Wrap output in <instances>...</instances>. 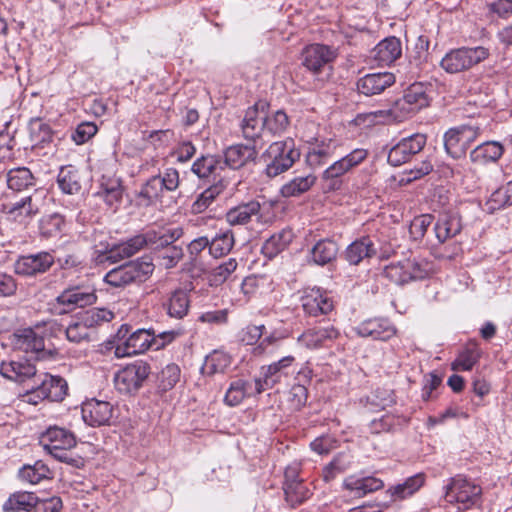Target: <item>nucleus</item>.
<instances>
[{
  "instance_id": "nucleus-1",
  "label": "nucleus",
  "mask_w": 512,
  "mask_h": 512,
  "mask_svg": "<svg viewBox=\"0 0 512 512\" xmlns=\"http://www.w3.org/2000/svg\"><path fill=\"white\" fill-rule=\"evenodd\" d=\"M261 158L265 163L266 175L273 178L289 170L300 158V151L294 140L287 138L270 144Z\"/></svg>"
},
{
  "instance_id": "nucleus-2",
  "label": "nucleus",
  "mask_w": 512,
  "mask_h": 512,
  "mask_svg": "<svg viewBox=\"0 0 512 512\" xmlns=\"http://www.w3.org/2000/svg\"><path fill=\"white\" fill-rule=\"evenodd\" d=\"M154 268L155 266L150 257H140L111 269L104 276V281L113 287H124L133 283H141L152 275Z\"/></svg>"
},
{
  "instance_id": "nucleus-3",
  "label": "nucleus",
  "mask_w": 512,
  "mask_h": 512,
  "mask_svg": "<svg viewBox=\"0 0 512 512\" xmlns=\"http://www.w3.org/2000/svg\"><path fill=\"white\" fill-rule=\"evenodd\" d=\"M368 156L369 152L367 149L356 148L334 161L321 175L323 191L333 192L340 190L343 186L342 177L363 163Z\"/></svg>"
},
{
  "instance_id": "nucleus-4",
  "label": "nucleus",
  "mask_w": 512,
  "mask_h": 512,
  "mask_svg": "<svg viewBox=\"0 0 512 512\" xmlns=\"http://www.w3.org/2000/svg\"><path fill=\"white\" fill-rule=\"evenodd\" d=\"M180 184L179 172L175 168H167L162 174L150 177L136 194L141 206L155 205L161 201L165 192L175 191Z\"/></svg>"
},
{
  "instance_id": "nucleus-5",
  "label": "nucleus",
  "mask_w": 512,
  "mask_h": 512,
  "mask_svg": "<svg viewBox=\"0 0 512 512\" xmlns=\"http://www.w3.org/2000/svg\"><path fill=\"white\" fill-rule=\"evenodd\" d=\"M434 271V265L425 258H408L390 263L384 269V275L397 285H404L410 281L422 280Z\"/></svg>"
},
{
  "instance_id": "nucleus-6",
  "label": "nucleus",
  "mask_w": 512,
  "mask_h": 512,
  "mask_svg": "<svg viewBox=\"0 0 512 512\" xmlns=\"http://www.w3.org/2000/svg\"><path fill=\"white\" fill-rule=\"evenodd\" d=\"M427 90L428 87L422 82L411 84L403 96L394 102L387 114L396 121H403L420 109L427 107L429 105Z\"/></svg>"
},
{
  "instance_id": "nucleus-7",
  "label": "nucleus",
  "mask_w": 512,
  "mask_h": 512,
  "mask_svg": "<svg viewBox=\"0 0 512 512\" xmlns=\"http://www.w3.org/2000/svg\"><path fill=\"white\" fill-rule=\"evenodd\" d=\"M144 247H147L145 233L137 234L126 241L110 246L108 243L95 245L96 264L117 263L130 258Z\"/></svg>"
},
{
  "instance_id": "nucleus-8",
  "label": "nucleus",
  "mask_w": 512,
  "mask_h": 512,
  "mask_svg": "<svg viewBox=\"0 0 512 512\" xmlns=\"http://www.w3.org/2000/svg\"><path fill=\"white\" fill-rule=\"evenodd\" d=\"M482 494V488L468 480L467 478L456 475L450 478L445 486V500L450 504H456L459 510H467L476 505Z\"/></svg>"
},
{
  "instance_id": "nucleus-9",
  "label": "nucleus",
  "mask_w": 512,
  "mask_h": 512,
  "mask_svg": "<svg viewBox=\"0 0 512 512\" xmlns=\"http://www.w3.org/2000/svg\"><path fill=\"white\" fill-rule=\"evenodd\" d=\"M489 50L483 46L452 49L442 58L440 66L450 74L460 73L487 59Z\"/></svg>"
},
{
  "instance_id": "nucleus-10",
  "label": "nucleus",
  "mask_w": 512,
  "mask_h": 512,
  "mask_svg": "<svg viewBox=\"0 0 512 512\" xmlns=\"http://www.w3.org/2000/svg\"><path fill=\"white\" fill-rule=\"evenodd\" d=\"M67 382L58 376L44 374L38 375L34 379V384L26 391L27 402L37 404L39 401L48 399L53 402H59L67 394Z\"/></svg>"
},
{
  "instance_id": "nucleus-11",
  "label": "nucleus",
  "mask_w": 512,
  "mask_h": 512,
  "mask_svg": "<svg viewBox=\"0 0 512 512\" xmlns=\"http://www.w3.org/2000/svg\"><path fill=\"white\" fill-rule=\"evenodd\" d=\"M151 373V366L143 360L127 364L114 375L115 388L124 394L138 391Z\"/></svg>"
},
{
  "instance_id": "nucleus-12",
  "label": "nucleus",
  "mask_w": 512,
  "mask_h": 512,
  "mask_svg": "<svg viewBox=\"0 0 512 512\" xmlns=\"http://www.w3.org/2000/svg\"><path fill=\"white\" fill-rule=\"evenodd\" d=\"M45 197L44 191L36 189L30 195L6 205L5 213L9 220L28 225L40 213Z\"/></svg>"
},
{
  "instance_id": "nucleus-13",
  "label": "nucleus",
  "mask_w": 512,
  "mask_h": 512,
  "mask_svg": "<svg viewBox=\"0 0 512 512\" xmlns=\"http://www.w3.org/2000/svg\"><path fill=\"white\" fill-rule=\"evenodd\" d=\"M477 126L461 125L450 128L444 134V148L449 156L460 159L466 155L467 150L480 135Z\"/></svg>"
},
{
  "instance_id": "nucleus-14",
  "label": "nucleus",
  "mask_w": 512,
  "mask_h": 512,
  "mask_svg": "<svg viewBox=\"0 0 512 512\" xmlns=\"http://www.w3.org/2000/svg\"><path fill=\"white\" fill-rule=\"evenodd\" d=\"M97 301L95 290L87 285H69L57 297L56 303L63 306L60 313L91 306Z\"/></svg>"
},
{
  "instance_id": "nucleus-15",
  "label": "nucleus",
  "mask_w": 512,
  "mask_h": 512,
  "mask_svg": "<svg viewBox=\"0 0 512 512\" xmlns=\"http://www.w3.org/2000/svg\"><path fill=\"white\" fill-rule=\"evenodd\" d=\"M265 108V103L258 102L246 110L240 125L242 135L246 140L254 143L264 142L263 138L266 136Z\"/></svg>"
},
{
  "instance_id": "nucleus-16",
  "label": "nucleus",
  "mask_w": 512,
  "mask_h": 512,
  "mask_svg": "<svg viewBox=\"0 0 512 512\" xmlns=\"http://www.w3.org/2000/svg\"><path fill=\"white\" fill-rule=\"evenodd\" d=\"M425 144L426 137L423 134L417 133L403 138L389 150L387 161L394 167L401 166L418 154Z\"/></svg>"
},
{
  "instance_id": "nucleus-17",
  "label": "nucleus",
  "mask_w": 512,
  "mask_h": 512,
  "mask_svg": "<svg viewBox=\"0 0 512 512\" xmlns=\"http://www.w3.org/2000/svg\"><path fill=\"white\" fill-rule=\"evenodd\" d=\"M301 305L305 314L317 317L331 312L334 301L327 291L313 287L304 290Z\"/></svg>"
},
{
  "instance_id": "nucleus-18",
  "label": "nucleus",
  "mask_w": 512,
  "mask_h": 512,
  "mask_svg": "<svg viewBox=\"0 0 512 512\" xmlns=\"http://www.w3.org/2000/svg\"><path fill=\"white\" fill-rule=\"evenodd\" d=\"M55 259L49 252H38L20 256L14 264L15 273L22 276H35L47 272Z\"/></svg>"
},
{
  "instance_id": "nucleus-19",
  "label": "nucleus",
  "mask_w": 512,
  "mask_h": 512,
  "mask_svg": "<svg viewBox=\"0 0 512 512\" xmlns=\"http://www.w3.org/2000/svg\"><path fill=\"white\" fill-rule=\"evenodd\" d=\"M153 340L152 329H137L116 346L115 355L121 358L144 353L150 348L154 349Z\"/></svg>"
},
{
  "instance_id": "nucleus-20",
  "label": "nucleus",
  "mask_w": 512,
  "mask_h": 512,
  "mask_svg": "<svg viewBox=\"0 0 512 512\" xmlns=\"http://www.w3.org/2000/svg\"><path fill=\"white\" fill-rule=\"evenodd\" d=\"M192 172L201 179H206L212 184L225 182V163L216 155L201 156L196 159L191 168Z\"/></svg>"
},
{
  "instance_id": "nucleus-21",
  "label": "nucleus",
  "mask_w": 512,
  "mask_h": 512,
  "mask_svg": "<svg viewBox=\"0 0 512 512\" xmlns=\"http://www.w3.org/2000/svg\"><path fill=\"white\" fill-rule=\"evenodd\" d=\"M295 358L293 356H285L270 365L261 368V377L255 379V390L262 393L266 389H271L274 385L281 381L282 376L288 375V368L292 365Z\"/></svg>"
},
{
  "instance_id": "nucleus-22",
  "label": "nucleus",
  "mask_w": 512,
  "mask_h": 512,
  "mask_svg": "<svg viewBox=\"0 0 512 512\" xmlns=\"http://www.w3.org/2000/svg\"><path fill=\"white\" fill-rule=\"evenodd\" d=\"M462 228V218L459 212L456 209H445L438 214L434 232L438 242L444 243L457 236Z\"/></svg>"
},
{
  "instance_id": "nucleus-23",
  "label": "nucleus",
  "mask_w": 512,
  "mask_h": 512,
  "mask_svg": "<svg viewBox=\"0 0 512 512\" xmlns=\"http://www.w3.org/2000/svg\"><path fill=\"white\" fill-rule=\"evenodd\" d=\"M336 57L335 52L324 44H311L302 53V65L314 75L331 63Z\"/></svg>"
},
{
  "instance_id": "nucleus-24",
  "label": "nucleus",
  "mask_w": 512,
  "mask_h": 512,
  "mask_svg": "<svg viewBox=\"0 0 512 512\" xmlns=\"http://www.w3.org/2000/svg\"><path fill=\"white\" fill-rule=\"evenodd\" d=\"M82 419L92 427L108 425L113 416V406L107 401L90 399L81 407Z\"/></svg>"
},
{
  "instance_id": "nucleus-25",
  "label": "nucleus",
  "mask_w": 512,
  "mask_h": 512,
  "mask_svg": "<svg viewBox=\"0 0 512 512\" xmlns=\"http://www.w3.org/2000/svg\"><path fill=\"white\" fill-rule=\"evenodd\" d=\"M355 332L360 337L387 341L396 335L397 329L387 318H372L361 322Z\"/></svg>"
},
{
  "instance_id": "nucleus-26",
  "label": "nucleus",
  "mask_w": 512,
  "mask_h": 512,
  "mask_svg": "<svg viewBox=\"0 0 512 512\" xmlns=\"http://www.w3.org/2000/svg\"><path fill=\"white\" fill-rule=\"evenodd\" d=\"M340 336L339 330L332 324L317 326L304 331L298 337V343L308 349H318L327 346Z\"/></svg>"
},
{
  "instance_id": "nucleus-27",
  "label": "nucleus",
  "mask_w": 512,
  "mask_h": 512,
  "mask_svg": "<svg viewBox=\"0 0 512 512\" xmlns=\"http://www.w3.org/2000/svg\"><path fill=\"white\" fill-rule=\"evenodd\" d=\"M0 374L6 379L20 384L30 379L34 380L38 376L35 365L27 359L2 361Z\"/></svg>"
},
{
  "instance_id": "nucleus-28",
  "label": "nucleus",
  "mask_w": 512,
  "mask_h": 512,
  "mask_svg": "<svg viewBox=\"0 0 512 512\" xmlns=\"http://www.w3.org/2000/svg\"><path fill=\"white\" fill-rule=\"evenodd\" d=\"M42 448H75L77 439L73 432L60 426H50L39 436Z\"/></svg>"
},
{
  "instance_id": "nucleus-29",
  "label": "nucleus",
  "mask_w": 512,
  "mask_h": 512,
  "mask_svg": "<svg viewBox=\"0 0 512 512\" xmlns=\"http://www.w3.org/2000/svg\"><path fill=\"white\" fill-rule=\"evenodd\" d=\"M395 83V76L390 72L371 73L361 77L357 81L358 91L365 96H373L382 93L386 88Z\"/></svg>"
},
{
  "instance_id": "nucleus-30",
  "label": "nucleus",
  "mask_w": 512,
  "mask_h": 512,
  "mask_svg": "<svg viewBox=\"0 0 512 512\" xmlns=\"http://www.w3.org/2000/svg\"><path fill=\"white\" fill-rule=\"evenodd\" d=\"M257 155L258 151L255 146L237 144L225 150L222 161L225 163V169L229 167L235 170L255 161Z\"/></svg>"
},
{
  "instance_id": "nucleus-31",
  "label": "nucleus",
  "mask_w": 512,
  "mask_h": 512,
  "mask_svg": "<svg viewBox=\"0 0 512 512\" xmlns=\"http://www.w3.org/2000/svg\"><path fill=\"white\" fill-rule=\"evenodd\" d=\"M183 234L182 227H167L159 230H148L145 232V237L147 246L162 251L179 240Z\"/></svg>"
},
{
  "instance_id": "nucleus-32",
  "label": "nucleus",
  "mask_w": 512,
  "mask_h": 512,
  "mask_svg": "<svg viewBox=\"0 0 512 512\" xmlns=\"http://www.w3.org/2000/svg\"><path fill=\"white\" fill-rule=\"evenodd\" d=\"M426 482V474L416 473L408 477L403 483L391 486L386 493L390 496L391 502L403 501L417 493Z\"/></svg>"
},
{
  "instance_id": "nucleus-33",
  "label": "nucleus",
  "mask_w": 512,
  "mask_h": 512,
  "mask_svg": "<svg viewBox=\"0 0 512 512\" xmlns=\"http://www.w3.org/2000/svg\"><path fill=\"white\" fill-rule=\"evenodd\" d=\"M343 486L354 496L363 497L368 493L382 489L384 487V482L380 478H376L374 476L351 475L345 478Z\"/></svg>"
},
{
  "instance_id": "nucleus-34",
  "label": "nucleus",
  "mask_w": 512,
  "mask_h": 512,
  "mask_svg": "<svg viewBox=\"0 0 512 512\" xmlns=\"http://www.w3.org/2000/svg\"><path fill=\"white\" fill-rule=\"evenodd\" d=\"M401 54V41L394 36L383 39L373 50V58L382 66L395 62Z\"/></svg>"
},
{
  "instance_id": "nucleus-35",
  "label": "nucleus",
  "mask_w": 512,
  "mask_h": 512,
  "mask_svg": "<svg viewBox=\"0 0 512 512\" xmlns=\"http://www.w3.org/2000/svg\"><path fill=\"white\" fill-rule=\"evenodd\" d=\"M257 394L259 393L255 390V381L252 383L245 379L237 378L230 382L224 396V403L230 407H234L242 403L246 397Z\"/></svg>"
},
{
  "instance_id": "nucleus-36",
  "label": "nucleus",
  "mask_w": 512,
  "mask_h": 512,
  "mask_svg": "<svg viewBox=\"0 0 512 512\" xmlns=\"http://www.w3.org/2000/svg\"><path fill=\"white\" fill-rule=\"evenodd\" d=\"M504 153V147L500 142L487 141L470 152V159L475 164L484 165L490 162H496Z\"/></svg>"
},
{
  "instance_id": "nucleus-37",
  "label": "nucleus",
  "mask_w": 512,
  "mask_h": 512,
  "mask_svg": "<svg viewBox=\"0 0 512 512\" xmlns=\"http://www.w3.org/2000/svg\"><path fill=\"white\" fill-rule=\"evenodd\" d=\"M260 208L259 202L249 201L230 208L225 215V219L231 226L245 225L251 221L253 216L259 214Z\"/></svg>"
},
{
  "instance_id": "nucleus-38",
  "label": "nucleus",
  "mask_w": 512,
  "mask_h": 512,
  "mask_svg": "<svg viewBox=\"0 0 512 512\" xmlns=\"http://www.w3.org/2000/svg\"><path fill=\"white\" fill-rule=\"evenodd\" d=\"M96 195L102 198L109 206L119 203L123 195V187L120 178L115 176H102Z\"/></svg>"
},
{
  "instance_id": "nucleus-39",
  "label": "nucleus",
  "mask_w": 512,
  "mask_h": 512,
  "mask_svg": "<svg viewBox=\"0 0 512 512\" xmlns=\"http://www.w3.org/2000/svg\"><path fill=\"white\" fill-rule=\"evenodd\" d=\"M482 356V351L476 341H469L451 363L454 371H470Z\"/></svg>"
},
{
  "instance_id": "nucleus-40",
  "label": "nucleus",
  "mask_w": 512,
  "mask_h": 512,
  "mask_svg": "<svg viewBox=\"0 0 512 512\" xmlns=\"http://www.w3.org/2000/svg\"><path fill=\"white\" fill-rule=\"evenodd\" d=\"M430 41L427 36L421 35L418 37L415 44L416 55L409 61V74L410 78H417L426 70L428 64Z\"/></svg>"
},
{
  "instance_id": "nucleus-41",
  "label": "nucleus",
  "mask_w": 512,
  "mask_h": 512,
  "mask_svg": "<svg viewBox=\"0 0 512 512\" xmlns=\"http://www.w3.org/2000/svg\"><path fill=\"white\" fill-rule=\"evenodd\" d=\"M339 247L334 240L321 239L310 250L311 261L319 266L333 262L338 254Z\"/></svg>"
},
{
  "instance_id": "nucleus-42",
  "label": "nucleus",
  "mask_w": 512,
  "mask_h": 512,
  "mask_svg": "<svg viewBox=\"0 0 512 512\" xmlns=\"http://www.w3.org/2000/svg\"><path fill=\"white\" fill-rule=\"evenodd\" d=\"M291 229H283L270 236L262 245L261 252L269 259H273L279 253L284 251L293 240Z\"/></svg>"
},
{
  "instance_id": "nucleus-43",
  "label": "nucleus",
  "mask_w": 512,
  "mask_h": 512,
  "mask_svg": "<svg viewBox=\"0 0 512 512\" xmlns=\"http://www.w3.org/2000/svg\"><path fill=\"white\" fill-rule=\"evenodd\" d=\"M16 344L26 353H34L37 358L43 357L45 353L44 338L31 328L24 329L17 334Z\"/></svg>"
},
{
  "instance_id": "nucleus-44",
  "label": "nucleus",
  "mask_w": 512,
  "mask_h": 512,
  "mask_svg": "<svg viewBox=\"0 0 512 512\" xmlns=\"http://www.w3.org/2000/svg\"><path fill=\"white\" fill-rule=\"evenodd\" d=\"M235 245V236L232 230L225 229L217 232L209 238V254L214 258H220L230 253Z\"/></svg>"
},
{
  "instance_id": "nucleus-45",
  "label": "nucleus",
  "mask_w": 512,
  "mask_h": 512,
  "mask_svg": "<svg viewBox=\"0 0 512 512\" xmlns=\"http://www.w3.org/2000/svg\"><path fill=\"white\" fill-rule=\"evenodd\" d=\"M38 503V497L32 492L18 491L9 496L3 504L4 512H29Z\"/></svg>"
},
{
  "instance_id": "nucleus-46",
  "label": "nucleus",
  "mask_w": 512,
  "mask_h": 512,
  "mask_svg": "<svg viewBox=\"0 0 512 512\" xmlns=\"http://www.w3.org/2000/svg\"><path fill=\"white\" fill-rule=\"evenodd\" d=\"M374 254L375 248L372 240L369 237H363L352 242L347 247L345 257L350 264L357 265L365 258H370Z\"/></svg>"
},
{
  "instance_id": "nucleus-47",
  "label": "nucleus",
  "mask_w": 512,
  "mask_h": 512,
  "mask_svg": "<svg viewBox=\"0 0 512 512\" xmlns=\"http://www.w3.org/2000/svg\"><path fill=\"white\" fill-rule=\"evenodd\" d=\"M6 176L8 188L16 192H21L35 185V177L27 167L10 169Z\"/></svg>"
},
{
  "instance_id": "nucleus-48",
  "label": "nucleus",
  "mask_w": 512,
  "mask_h": 512,
  "mask_svg": "<svg viewBox=\"0 0 512 512\" xmlns=\"http://www.w3.org/2000/svg\"><path fill=\"white\" fill-rule=\"evenodd\" d=\"M57 184L61 191L68 195L78 194L81 190V182L78 171L73 166L61 167Z\"/></svg>"
},
{
  "instance_id": "nucleus-49",
  "label": "nucleus",
  "mask_w": 512,
  "mask_h": 512,
  "mask_svg": "<svg viewBox=\"0 0 512 512\" xmlns=\"http://www.w3.org/2000/svg\"><path fill=\"white\" fill-rule=\"evenodd\" d=\"M512 205V180L496 189L485 203L488 213L504 209Z\"/></svg>"
},
{
  "instance_id": "nucleus-50",
  "label": "nucleus",
  "mask_w": 512,
  "mask_h": 512,
  "mask_svg": "<svg viewBox=\"0 0 512 512\" xmlns=\"http://www.w3.org/2000/svg\"><path fill=\"white\" fill-rule=\"evenodd\" d=\"M230 365L231 357L229 354L220 350H214L206 356L201 370L203 374L212 376L217 373H224Z\"/></svg>"
},
{
  "instance_id": "nucleus-51",
  "label": "nucleus",
  "mask_w": 512,
  "mask_h": 512,
  "mask_svg": "<svg viewBox=\"0 0 512 512\" xmlns=\"http://www.w3.org/2000/svg\"><path fill=\"white\" fill-rule=\"evenodd\" d=\"M226 183L211 184L203 192H201L191 205V212L194 214L203 213L214 202L216 197L224 190Z\"/></svg>"
},
{
  "instance_id": "nucleus-52",
  "label": "nucleus",
  "mask_w": 512,
  "mask_h": 512,
  "mask_svg": "<svg viewBox=\"0 0 512 512\" xmlns=\"http://www.w3.org/2000/svg\"><path fill=\"white\" fill-rule=\"evenodd\" d=\"M316 182V177L313 174L306 176H298L285 183L280 193L283 197H298L307 192Z\"/></svg>"
},
{
  "instance_id": "nucleus-53",
  "label": "nucleus",
  "mask_w": 512,
  "mask_h": 512,
  "mask_svg": "<svg viewBox=\"0 0 512 512\" xmlns=\"http://www.w3.org/2000/svg\"><path fill=\"white\" fill-rule=\"evenodd\" d=\"M65 334L66 338L73 343L90 342L94 336L91 329L80 319L79 314L66 327Z\"/></svg>"
},
{
  "instance_id": "nucleus-54",
  "label": "nucleus",
  "mask_w": 512,
  "mask_h": 512,
  "mask_svg": "<svg viewBox=\"0 0 512 512\" xmlns=\"http://www.w3.org/2000/svg\"><path fill=\"white\" fill-rule=\"evenodd\" d=\"M30 139L35 146H44L53 139L50 125L42 119L35 118L29 122Z\"/></svg>"
},
{
  "instance_id": "nucleus-55",
  "label": "nucleus",
  "mask_w": 512,
  "mask_h": 512,
  "mask_svg": "<svg viewBox=\"0 0 512 512\" xmlns=\"http://www.w3.org/2000/svg\"><path fill=\"white\" fill-rule=\"evenodd\" d=\"M80 315V319H82L85 324L91 329V331L95 334V328L110 322L114 318V313L107 308H92L85 310L83 312L78 313Z\"/></svg>"
},
{
  "instance_id": "nucleus-56",
  "label": "nucleus",
  "mask_w": 512,
  "mask_h": 512,
  "mask_svg": "<svg viewBox=\"0 0 512 512\" xmlns=\"http://www.w3.org/2000/svg\"><path fill=\"white\" fill-rule=\"evenodd\" d=\"M180 378V367L175 363H170L159 372L157 377V387L161 392H167L176 386L180 381Z\"/></svg>"
},
{
  "instance_id": "nucleus-57",
  "label": "nucleus",
  "mask_w": 512,
  "mask_h": 512,
  "mask_svg": "<svg viewBox=\"0 0 512 512\" xmlns=\"http://www.w3.org/2000/svg\"><path fill=\"white\" fill-rule=\"evenodd\" d=\"M190 299L187 291L179 289L172 293L168 303V314L178 319L187 315Z\"/></svg>"
},
{
  "instance_id": "nucleus-58",
  "label": "nucleus",
  "mask_w": 512,
  "mask_h": 512,
  "mask_svg": "<svg viewBox=\"0 0 512 512\" xmlns=\"http://www.w3.org/2000/svg\"><path fill=\"white\" fill-rule=\"evenodd\" d=\"M335 148L330 144H317L309 150L306 156L308 165L312 168H318L327 164L334 155Z\"/></svg>"
},
{
  "instance_id": "nucleus-59",
  "label": "nucleus",
  "mask_w": 512,
  "mask_h": 512,
  "mask_svg": "<svg viewBox=\"0 0 512 512\" xmlns=\"http://www.w3.org/2000/svg\"><path fill=\"white\" fill-rule=\"evenodd\" d=\"M289 123V118L283 110H277L270 115L265 111L266 135H281L287 130Z\"/></svg>"
},
{
  "instance_id": "nucleus-60",
  "label": "nucleus",
  "mask_w": 512,
  "mask_h": 512,
  "mask_svg": "<svg viewBox=\"0 0 512 512\" xmlns=\"http://www.w3.org/2000/svg\"><path fill=\"white\" fill-rule=\"evenodd\" d=\"M283 491L285 500L291 507L300 505L309 497V489L303 481L283 484Z\"/></svg>"
},
{
  "instance_id": "nucleus-61",
  "label": "nucleus",
  "mask_w": 512,
  "mask_h": 512,
  "mask_svg": "<svg viewBox=\"0 0 512 512\" xmlns=\"http://www.w3.org/2000/svg\"><path fill=\"white\" fill-rule=\"evenodd\" d=\"M65 220L62 215L54 213L44 216L40 220L39 231L40 235L44 238H52L62 232Z\"/></svg>"
},
{
  "instance_id": "nucleus-62",
  "label": "nucleus",
  "mask_w": 512,
  "mask_h": 512,
  "mask_svg": "<svg viewBox=\"0 0 512 512\" xmlns=\"http://www.w3.org/2000/svg\"><path fill=\"white\" fill-rule=\"evenodd\" d=\"M350 463L351 457L347 453H338L333 460L325 466L323 470L324 479L326 481L333 479L336 474L344 472L349 467Z\"/></svg>"
},
{
  "instance_id": "nucleus-63",
  "label": "nucleus",
  "mask_w": 512,
  "mask_h": 512,
  "mask_svg": "<svg viewBox=\"0 0 512 512\" xmlns=\"http://www.w3.org/2000/svg\"><path fill=\"white\" fill-rule=\"evenodd\" d=\"M432 222L433 216L430 214H422L415 217L409 227L410 236L416 241L421 240Z\"/></svg>"
},
{
  "instance_id": "nucleus-64",
  "label": "nucleus",
  "mask_w": 512,
  "mask_h": 512,
  "mask_svg": "<svg viewBox=\"0 0 512 512\" xmlns=\"http://www.w3.org/2000/svg\"><path fill=\"white\" fill-rule=\"evenodd\" d=\"M237 266V260L235 258H229L227 261L219 264L212 270V281L215 284L223 283L237 269Z\"/></svg>"
}]
</instances>
